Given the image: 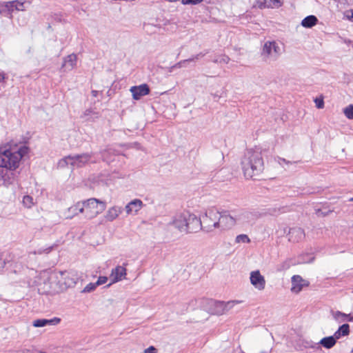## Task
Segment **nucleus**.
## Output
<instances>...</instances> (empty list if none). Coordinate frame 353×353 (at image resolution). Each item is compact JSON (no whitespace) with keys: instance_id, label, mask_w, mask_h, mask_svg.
I'll return each instance as SVG.
<instances>
[{"instance_id":"1","label":"nucleus","mask_w":353,"mask_h":353,"mask_svg":"<svg viewBox=\"0 0 353 353\" xmlns=\"http://www.w3.org/2000/svg\"><path fill=\"white\" fill-rule=\"evenodd\" d=\"M260 147L248 149L241 159V168L246 179H255L264 170L263 153Z\"/></svg>"},{"instance_id":"2","label":"nucleus","mask_w":353,"mask_h":353,"mask_svg":"<svg viewBox=\"0 0 353 353\" xmlns=\"http://www.w3.org/2000/svg\"><path fill=\"white\" fill-rule=\"evenodd\" d=\"M28 152V148L24 145L1 146L0 168L15 170L19 168L21 159Z\"/></svg>"},{"instance_id":"3","label":"nucleus","mask_w":353,"mask_h":353,"mask_svg":"<svg viewBox=\"0 0 353 353\" xmlns=\"http://www.w3.org/2000/svg\"><path fill=\"white\" fill-rule=\"evenodd\" d=\"M181 232L193 233L199 231L200 219L195 214L189 212L176 214L169 223Z\"/></svg>"},{"instance_id":"4","label":"nucleus","mask_w":353,"mask_h":353,"mask_svg":"<svg viewBox=\"0 0 353 353\" xmlns=\"http://www.w3.org/2000/svg\"><path fill=\"white\" fill-rule=\"evenodd\" d=\"M219 216L220 212L216 208H212L206 210L201 217L199 218L201 223L199 230H202L207 234H210L215 230H218L220 220Z\"/></svg>"},{"instance_id":"5","label":"nucleus","mask_w":353,"mask_h":353,"mask_svg":"<svg viewBox=\"0 0 353 353\" xmlns=\"http://www.w3.org/2000/svg\"><path fill=\"white\" fill-rule=\"evenodd\" d=\"M248 213L242 212L236 214H232L230 211L223 210L220 212L219 222L218 230L221 232L232 229L237 223H243V219L246 216Z\"/></svg>"},{"instance_id":"6","label":"nucleus","mask_w":353,"mask_h":353,"mask_svg":"<svg viewBox=\"0 0 353 353\" xmlns=\"http://www.w3.org/2000/svg\"><path fill=\"white\" fill-rule=\"evenodd\" d=\"M92 153H83L74 156L69 155L61 159L58 163V166L59 168H64L70 165L72 168H81L88 163L95 162V161L92 160Z\"/></svg>"},{"instance_id":"7","label":"nucleus","mask_w":353,"mask_h":353,"mask_svg":"<svg viewBox=\"0 0 353 353\" xmlns=\"http://www.w3.org/2000/svg\"><path fill=\"white\" fill-rule=\"evenodd\" d=\"M85 206V218L92 219L101 214L105 209V202L95 198L88 199L84 201Z\"/></svg>"},{"instance_id":"8","label":"nucleus","mask_w":353,"mask_h":353,"mask_svg":"<svg viewBox=\"0 0 353 353\" xmlns=\"http://www.w3.org/2000/svg\"><path fill=\"white\" fill-rule=\"evenodd\" d=\"M281 54V49L275 41H267L265 43L261 56L265 62L276 61Z\"/></svg>"},{"instance_id":"9","label":"nucleus","mask_w":353,"mask_h":353,"mask_svg":"<svg viewBox=\"0 0 353 353\" xmlns=\"http://www.w3.org/2000/svg\"><path fill=\"white\" fill-rule=\"evenodd\" d=\"M250 281L251 284L258 290H263L265 287V279L259 270L250 272Z\"/></svg>"},{"instance_id":"10","label":"nucleus","mask_w":353,"mask_h":353,"mask_svg":"<svg viewBox=\"0 0 353 353\" xmlns=\"http://www.w3.org/2000/svg\"><path fill=\"white\" fill-rule=\"evenodd\" d=\"M130 91L132 94V98L134 100H139L142 97L150 93V88L147 84L143 83L139 85L131 87Z\"/></svg>"},{"instance_id":"11","label":"nucleus","mask_w":353,"mask_h":353,"mask_svg":"<svg viewBox=\"0 0 353 353\" xmlns=\"http://www.w3.org/2000/svg\"><path fill=\"white\" fill-rule=\"evenodd\" d=\"M291 292L296 294L300 292L304 286L309 285V282L299 275H294L291 279Z\"/></svg>"},{"instance_id":"12","label":"nucleus","mask_w":353,"mask_h":353,"mask_svg":"<svg viewBox=\"0 0 353 353\" xmlns=\"http://www.w3.org/2000/svg\"><path fill=\"white\" fill-rule=\"evenodd\" d=\"M126 275V269L123 267L118 265L115 268L112 270L110 279L111 280V283L108 285V286H110L111 284L117 283L119 281H121L123 279L125 278Z\"/></svg>"},{"instance_id":"13","label":"nucleus","mask_w":353,"mask_h":353,"mask_svg":"<svg viewBox=\"0 0 353 353\" xmlns=\"http://www.w3.org/2000/svg\"><path fill=\"white\" fill-rule=\"evenodd\" d=\"M77 63V55L75 54H69L63 59L61 70L63 72H69L76 67Z\"/></svg>"},{"instance_id":"14","label":"nucleus","mask_w":353,"mask_h":353,"mask_svg":"<svg viewBox=\"0 0 353 353\" xmlns=\"http://www.w3.org/2000/svg\"><path fill=\"white\" fill-rule=\"evenodd\" d=\"M288 236L289 241L297 243L305 238V232L301 228H292L290 229Z\"/></svg>"},{"instance_id":"15","label":"nucleus","mask_w":353,"mask_h":353,"mask_svg":"<svg viewBox=\"0 0 353 353\" xmlns=\"http://www.w3.org/2000/svg\"><path fill=\"white\" fill-rule=\"evenodd\" d=\"M13 171L6 168H0V180L3 181L4 185L8 186L13 183L15 176Z\"/></svg>"},{"instance_id":"16","label":"nucleus","mask_w":353,"mask_h":353,"mask_svg":"<svg viewBox=\"0 0 353 353\" xmlns=\"http://www.w3.org/2000/svg\"><path fill=\"white\" fill-rule=\"evenodd\" d=\"M143 206V203L141 200L136 199L128 203L125 210L128 214H130L132 212L137 213Z\"/></svg>"},{"instance_id":"17","label":"nucleus","mask_w":353,"mask_h":353,"mask_svg":"<svg viewBox=\"0 0 353 353\" xmlns=\"http://www.w3.org/2000/svg\"><path fill=\"white\" fill-rule=\"evenodd\" d=\"M61 319L57 317H54L51 319H39L34 320L32 322V325L35 327H41L47 325H56L59 324Z\"/></svg>"},{"instance_id":"18","label":"nucleus","mask_w":353,"mask_h":353,"mask_svg":"<svg viewBox=\"0 0 353 353\" xmlns=\"http://www.w3.org/2000/svg\"><path fill=\"white\" fill-rule=\"evenodd\" d=\"M61 275L67 288L72 287L77 283V276L74 272H61Z\"/></svg>"},{"instance_id":"19","label":"nucleus","mask_w":353,"mask_h":353,"mask_svg":"<svg viewBox=\"0 0 353 353\" xmlns=\"http://www.w3.org/2000/svg\"><path fill=\"white\" fill-rule=\"evenodd\" d=\"M123 209L119 206H113L108 209L107 211L105 218L108 221H113L116 219L119 215L122 212Z\"/></svg>"},{"instance_id":"20","label":"nucleus","mask_w":353,"mask_h":353,"mask_svg":"<svg viewBox=\"0 0 353 353\" xmlns=\"http://www.w3.org/2000/svg\"><path fill=\"white\" fill-rule=\"evenodd\" d=\"M212 313L216 315H223L225 314L223 301L212 302Z\"/></svg>"},{"instance_id":"21","label":"nucleus","mask_w":353,"mask_h":353,"mask_svg":"<svg viewBox=\"0 0 353 353\" xmlns=\"http://www.w3.org/2000/svg\"><path fill=\"white\" fill-rule=\"evenodd\" d=\"M334 318L336 321H339V323L343 322V321H350L353 322V317L351 316L350 314H346L345 313H343L339 311H336L333 314Z\"/></svg>"},{"instance_id":"22","label":"nucleus","mask_w":353,"mask_h":353,"mask_svg":"<svg viewBox=\"0 0 353 353\" xmlns=\"http://www.w3.org/2000/svg\"><path fill=\"white\" fill-rule=\"evenodd\" d=\"M318 19L314 15H310L304 18L301 21V25L305 28H312L317 23Z\"/></svg>"},{"instance_id":"23","label":"nucleus","mask_w":353,"mask_h":353,"mask_svg":"<svg viewBox=\"0 0 353 353\" xmlns=\"http://www.w3.org/2000/svg\"><path fill=\"white\" fill-rule=\"evenodd\" d=\"M319 344L321 345L325 348L330 349L336 344L335 338L333 336H327L323 338L319 342Z\"/></svg>"},{"instance_id":"24","label":"nucleus","mask_w":353,"mask_h":353,"mask_svg":"<svg viewBox=\"0 0 353 353\" xmlns=\"http://www.w3.org/2000/svg\"><path fill=\"white\" fill-rule=\"evenodd\" d=\"M77 215H78L77 203L68 208L65 212V218L71 219Z\"/></svg>"},{"instance_id":"25","label":"nucleus","mask_w":353,"mask_h":353,"mask_svg":"<svg viewBox=\"0 0 353 353\" xmlns=\"http://www.w3.org/2000/svg\"><path fill=\"white\" fill-rule=\"evenodd\" d=\"M241 301H230L228 302L223 301L225 314L232 310L236 304L241 303Z\"/></svg>"},{"instance_id":"26","label":"nucleus","mask_w":353,"mask_h":353,"mask_svg":"<svg viewBox=\"0 0 353 353\" xmlns=\"http://www.w3.org/2000/svg\"><path fill=\"white\" fill-rule=\"evenodd\" d=\"M230 60L229 57L223 54L215 57L212 61L215 63H228Z\"/></svg>"},{"instance_id":"27","label":"nucleus","mask_w":353,"mask_h":353,"mask_svg":"<svg viewBox=\"0 0 353 353\" xmlns=\"http://www.w3.org/2000/svg\"><path fill=\"white\" fill-rule=\"evenodd\" d=\"M22 203L25 207L30 208L34 205L33 198L29 195L24 196Z\"/></svg>"},{"instance_id":"28","label":"nucleus","mask_w":353,"mask_h":353,"mask_svg":"<svg viewBox=\"0 0 353 353\" xmlns=\"http://www.w3.org/2000/svg\"><path fill=\"white\" fill-rule=\"evenodd\" d=\"M235 242L237 243H249L250 242V239L247 234H239L236 236Z\"/></svg>"},{"instance_id":"29","label":"nucleus","mask_w":353,"mask_h":353,"mask_svg":"<svg viewBox=\"0 0 353 353\" xmlns=\"http://www.w3.org/2000/svg\"><path fill=\"white\" fill-rule=\"evenodd\" d=\"M343 113L349 119H353V105H349L343 109Z\"/></svg>"},{"instance_id":"30","label":"nucleus","mask_w":353,"mask_h":353,"mask_svg":"<svg viewBox=\"0 0 353 353\" xmlns=\"http://www.w3.org/2000/svg\"><path fill=\"white\" fill-rule=\"evenodd\" d=\"M97 287L96 283H90L82 290L81 293L91 292L94 291Z\"/></svg>"},{"instance_id":"31","label":"nucleus","mask_w":353,"mask_h":353,"mask_svg":"<svg viewBox=\"0 0 353 353\" xmlns=\"http://www.w3.org/2000/svg\"><path fill=\"white\" fill-rule=\"evenodd\" d=\"M338 330L344 336H347L350 333V326L348 324H343L339 327Z\"/></svg>"},{"instance_id":"32","label":"nucleus","mask_w":353,"mask_h":353,"mask_svg":"<svg viewBox=\"0 0 353 353\" xmlns=\"http://www.w3.org/2000/svg\"><path fill=\"white\" fill-rule=\"evenodd\" d=\"M77 210L78 214L81 213L85 217V206L84 205V201L77 202Z\"/></svg>"},{"instance_id":"33","label":"nucleus","mask_w":353,"mask_h":353,"mask_svg":"<svg viewBox=\"0 0 353 353\" xmlns=\"http://www.w3.org/2000/svg\"><path fill=\"white\" fill-rule=\"evenodd\" d=\"M52 246H49L46 248H39L37 251H34V254H48L52 250Z\"/></svg>"},{"instance_id":"34","label":"nucleus","mask_w":353,"mask_h":353,"mask_svg":"<svg viewBox=\"0 0 353 353\" xmlns=\"http://www.w3.org/2000/svg\"><path fill=\"white\" fill-rule=\"evenodd\" d=\"M91 114L94 115V118H97L99 117L98 113L94 112L92 109H87L84 111L81 117L82 118L87 117L88 116H90Z\"/></svg>"},{"instance_id":"35","label":"nucleus","mask_w":353,"mask_h":353,"mask_svg":"<svg viewBox=\"0 0 353 353\" xmlns=\"http://www.w3.org/2000/svg\"><path fill=\"white\" fill-rule=\"evenodd\" d=\"M269 1L272 3L267 5L268 7H269V6L279 7L282 5V0H269ZM264 1L265 3H267L268 0H264Z\"/></svg>"},{"instance_id":"36","label":"nucleus","mask_w":353,"mask_h":353,"mask_svg":"<svg viewBox=\"0 0 353 353\" xmlns=\"http://www.w3.org/2000/svg\"><path fill=\"white\" fill-rule=\"evenodd\" d=\"M203 0H181V3L183 5H196L201 3Z\"/></svg>"},{"instance_id":"37","label":"nucleus","mask_w":353,"mask_h":353,"mask_svg":"<svg viewBox=\"0 0 353 353\" xmlns=\"http://www.w3.org/2000/svg\"><path fill=\"white\" fill-rule=\"evenodd\" d=\"M208 52H200L196 55L192 56L191 58L188 59L189 61H193L196 59H199L200 57H204Z\"/></svg>"},{"instance_id":"38","label":"nucleus","mask_w":353,"mask_h":353,"mask_svg":"<svg viewBox=\"0 0 353 353\" xmlns=\"http://www.w3.org/2000/svg\"><path fill=\"white\" fill-rule=\"evenodd\" d=\"M332 210H329L327 212H323L320 209H316V214L318 216H326L329 214L330 212H331Z\"/></svg>"},{"instance_id":"39","label":"nucleus","mask_w":353,"mask_h":353,"mask_svg":"<svg viewBox=\"0 0 353 353\" xmlns=\"http://www.w3.org/2000/svg\"><path fill=\"white\" fill-rule=\"evenodd\" d=\"M108 277L107 276H99L97 281L96 282V285L97 286L104 284L107 282Z\"/></svg>"},{"instance_id":"40","label":"nucleus","mask_w":353,"mask_h":353,"mask_svg":"<svg viewBox=\"0 0 353 353\" xmlns=\"http://www.w3.org/2000/svg\"><path fill=\"white\" fill-rule=\"evenodd\" d=\"M186 62H189L188 59H185V60H183V61H181L178 63H176L175 65H174L171 68H180L181 67H183L184 66V64L186 63Z\"/></svg>"},{"instance_id":"41","label":"nucleus","mask_w":353,"mask_h":353,"mask_svg":"<svg viewBox=\"0 0 353 353\" xmlns=\"http://www.w3.org/2000/svg\"><path fill=\"white\" fill-rule=\"evenodd\" d=\"M290 264L288 261H284L278 268L279 270H287L290 268Z\"/></svg>"},{"instance_id":"42","label":"nucleus","mask_w":353,"mask_h":353,"mask_svg":"<svg viewBox=\"0 0 353 353\" xmlns=\"http://www.w3.org/2000/svg\"><path fill=\"white\" fill-rule=\"evenodd\" d=\"M314 101H315V103H316V106L318 108H323L324 102H323V100L322 99H316Z\"/></svg>"},{"instance_id":"43","label":"nucleus","mask_w":353,"mask_h":353,"mask_svg":"<svg viewBox=\"0 0 353 353\" xmlns=\"http://www.w3.org/2000/svg\"><path fill=\"white\" fill-rule=\"evenodd\" d=\"M144 353H157V350L154 346H150L144 350Z\"/></svg>"},{"instance_id":"44","label":"nucleus","mask_w":353,"mask_h":353,"mask_svg":"<svg viewBox=\"0 0 353 353\" xmlns=\"http://www.w3.org/2000/svg\"><path fill=\"white\" fill-rule=\"evenodd\" d=\"M342 336L341 333L337 330L332 336L335 338V341H336V340L340 339Z\"/></svg>"},{"instance_id":"45","label":"nucleus","mask_w":353,"mask_h":353,"mask_svg":"<svg viewBox=\"0 0 353 353\" xmlns=\"http://www.w3.org/2000/svg\"><path fill=\"white\" fill-rule=\"evenodd\" d=\"M30 352L31 353H46L45 352H43V351H41L34 347H32L31 349H30Z\"/></svg>"},{"instance_id":"46","label":"nucleus","mask_w":353,"mask_h":353,"mask_svg":"<svg viewBox=\"0 0 353 353\" xmlns=\"http://www.w3.org/2000/svg\"><path fill=\"white\" fill-rule=\"evenodd\" d=\"M278 162L280 165L282 164V163H289L290 162L286 161L285 159H282V158H279L278 159Z\"/></svg>"},{"instance_id":"47","label":"nucleus","mask_w":353,"mask_h":353,"mask_svg":"<svg viewBox=\"0 0 353 353\" xmlns=\"http://www.w3.org/2000/svg\"><path fill=\"white\" fill-rule=\"evenodd\" d=\"M6 265V261L0 258V270L3 268Z\"/></svg>"},{"instance_id":"48","label":"nucleus","mask_w":353,"mask_h":353,"mask_svg":"<svg viewBox=\"0 0 353 353\" xmlns=\"http://www.w3.org/2000/svg\"><path fill=\"white\" fill-rule=\"evenodd\" d=\"M19 352V353H31L30 349H23V350H21Z\"/></svg>"},{"instance_id":"49","label":"nucleus","mask_w":353,"mask_h":353,"mask_svg":"<svg viewBox=\"0 0 353 353\" xmlns=\"http://www.w3.org/2000/svg\"><path fill=\"white\" fill-rule=\"evenodd\" d=\"M98 93L99 92L97 91V90H92V95L94 97H97V95H98Z\"/></svg>"},{"instance_id":"50","label":"nucleus","mask_w":353,"mask_h":353,"mask_svg":"<svg viewBox=\"0 0 353 353\" xmlns=\"http://www.w3.org/2000/svg\"><path fill=\"white\" fill-rule=\"evenodd\" d=\"M4 74L2 73H0V83L2 82L4 80Z\"/></svg>"},{"instance_id":"51","label":"nucleus","mask_w":353,"mask_h":353,"mask_svg":"<svg viewBox=\"0 0 353 353\" xmlns=\"http://www.w3.org/2000/svg\"><path fill=\"white\" fill-rule=\"evenodd\" d=\"M347 17H349L350 19H351L353 21V10L351 11V16L347 15Z\"/></svg>"},{"instance_id":"52","label":"nucleus","mask_w":353,"mask_h":353,"mask_svg":"<svg viewBox=\"0 0 353 353\" xmlns=\"http://www.w3.org/2000/svg\"><path fill=\"white\" fill-rule=\"evenodd\" d=\"M10 3L11 7H12L14 6H16V2H14V1H12L11 3Z\"/></svg>"},{"instance_id":"53","label":"nucleus","mask_w":353,"mask_h":353,"mask_svg":"<svg viewBox=\"0 0 353 353\" xmlns=\"http://www.w3.org/2000/svg\"><path fill=\"white\" fill-rule=\"evenodd\" d=\"M346 319V318H345V316H341V317H340V320H341V321L342 319Z\"/></svg>"},{"instance_id":"54","label":"nucleus","mask_w":353,"mask_h":353,"mask_svg":"<svg viewBox=\"0 0 353 353\" xmlns=\"http://www.w3.org/2000/svg\"><path fill=\"white\" fill-rule=\"evenodd\" d=\"M31 52V48L30 47L28 50V52L30 53Z\"/></svg>"},{"instance_id":"55","label":"nucleus","mask_w":353,"mask_h":353,"mask_svg":"<svg viewBox=\"0 0 353 353\" xmlns=\"http://www.w3.org/2000/svg\"><path fill=\"white\" fill-rule=\"evenodd\" d=\"M347 3H350L351 0H345Z\"/></svg>"},{"instance_id":"56","label":"nucleus","mask_w":353,"mask_h":353,"mask_svg":"<svg viewBox=\"0 0 353 353\" xmlns=\"http://www.w3.org/2000/svg\"><path fill=\"white\" fill-rule=\"evenodd\" d=\"M352 352H353V348H352Z\"/></svg>"}]
</instances>
